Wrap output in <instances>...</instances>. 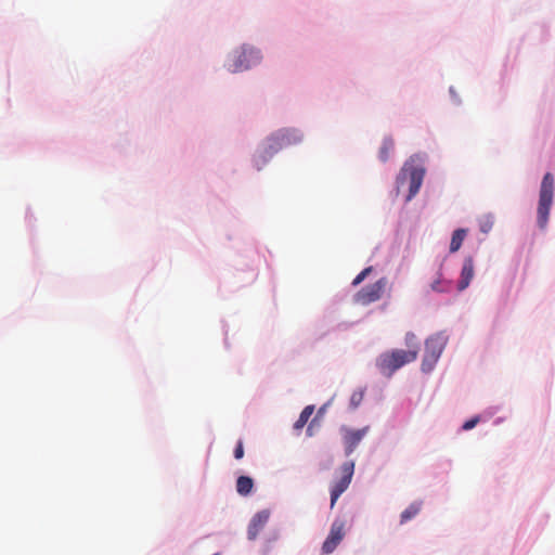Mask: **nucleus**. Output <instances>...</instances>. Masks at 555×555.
Listing matches in <instances>:
<instances>
[{"instance_id": "1", "label": "nucleus", "mask_w": 555, "mask_h": 555, "mask_svg": "<svg viewBox=\"0 0 555 555\" xmlns=\"http://www.w3.org/2000/svg\"><path fill=\"white\" fill-rule=\"evenodd\" d=\"M416 359V349H395L382 353L376 360V365L383 375L390 377L397 370L415 361Z\"/></svg>"}, {"instance_id": "2", "label": "nucleus", "mask_w": 555, "mask_h": 555, "mask_svg": "<svg viewBox=\"0 0 555 555\" xmlns=\"http://www.w3.org/2000/svg\"><path fill=\"white\" fill-rule=\"evenodd\" d=\"M301 133L296 129H283L274 133L269 139L270 143L268 149L256 159L257 169L260 170L261 167L268 162V159L272 157L273 154L279 150L293 144H297L301 141Z\"/></svg>"}, {"instance_id": "3", "label": "nucleus", "mask_w": 555, "mask_h": 555, "mask_svg": "<svg viewBox=\"0 0 555 555\" xmlns=\"http://www.w3.org/2000/svg\"><path fill=\"white\" fill-rule=\"evenodd\" d=\"M554 196V178L553 175L546 172L542 179L539 204L537 209V221L540 229L544 230L548 222L550 210L553 204Z\"/></svg>"}, {"instance_id": "4", "label": "nucleus", "mask_w": 555, "mask_h": 555, "mask_svg": "<svg viewBox=\"0 0 555 555\" xmlns=\"http://www.w3.org/2000/svg\"><path fill=\"white\" fill-rule=\"evenodd\" d=\"M446 345L447 337L441 333L435 334L426 339L425 353L422 362V370L424 372H429L433 370Z\"/></svg>"}, {"instance_id": "5", "label": "nucleus", "mask_w": 555, "mask_h": 555, "mask_svg": "<svg viewBox=\"0 0 555 555\" xmlns=\"http://www.w3.org/2000/svg\"><path fill=\"white\" fill-rule=\"evenodd\" d=\"M260 60V52L254 48H242L236 51L227 64V68L231 73H238L248 69L253 64Z\"/></svg>"}, {"instance_id": "6", "label": "nucleus", "mask_w": 555, "mask_h": 555, "mask_svg": "<svg viewBox=\"0 0 555 555\" xmlns=\"http://www.w3.org/2000/svg\"><path fill=\"white\" fill-rule=\"evenodd\" d=\"M409 177V195L406 201H411L420 191L425 176V169L421 166H414L411 163H405L401 170L399 180H403Z\"/></svg>"}, {"instance_id": "7", "label": "nucleus", "mask_w": 555, "mask_h": 555, "mask_svg": "<svg viewBox=\"0 0 555 555\" xmlns=\"http://www.w3.org/2000/svg\"><path fill=\"white\" fill-rule=\"evenodd\" d=\"M387 285L386 278H382L373 284H370L360 289L354 297L357 304L362 306L370 305L382 298Z\"/></svg>"}, {"instance_id": "8", "label": "nucleus", "mask_w": 555, "mask_h": 555, "mask_svg": "<svg viewBox=\"0 0 555 555\" xmlns=\"http://www.w3.org/2000/svg\"><path fill=\"white\" fill-rule=\"evenodd\" d=\"M345 537L344 524H338L335 520L330 529L328 534L324 539L321 545V553L324 555L333 553L336 547L340 544Z\"/></svg>"}, {"instance_id": "9", "label": "nucleus", "mask_w": 555, "mask_h": 555, "mask_svg": "<svg viewBox=\"0 0 555 555\" xmlns=\"http://www.w3.org/2000/svg\"><path fill=\"white\" fill-rule=\"evenodd\" d=\"M271 511L263 508L254 514L247 526V539L254 541L269 521Z\"/></svg>"}, {"instance_id": "10", "label": "nucleus", "mask_w": 555, "mask_h": 555, "mask_svg": "<svg viewBox=\"0 0 555 555\" xmlns=\"http://www.w3.org/2000/svg\"><path fill=\"white\" fill-rule=\"evenodd\" d=\"M475 275V263L472 257L464 259L463 267L461 270L460 280L457 283V291L463 292L466 289Z\"/></svg>"}, {"instance_id": "11", "label": "nucleus", "mask_w": 555, "mask_h": 555, "mask_svg": "<svg viewBox=\"0 0 555 555\" xmlns=\"http://www.w3.org/2000/svg\"><path fill=\"white\" fill-rule=\"evenodd\" d=\"M369 427H364L356 430H347L344 436V441L346 446V452L352 453L363 437L366 435Z\"/></svg>"}, {"instance_id": "12", "label": "nucleus", "mask_w": 555, "mask_h": 555, "mask_svg": "<svg viewBox=\"0 0 555 555\" xmlns=\"http://www.w3.org/2000/svg\"><path fill=\"white\" fill-rule=\"evenodd\" d=\"M429 288L435 293H449L452 289V282L443 279L442 273L438 271L436 278L429 284Z\"/></svg>"}, {"instance_id": "13", "label": "nucleus", "mask_w": 555, "mask_h": 555, "mask_svg": "<svg viewBox=\"0 0 555 555\" xmlns=\"http://www.w3.org/2000/svg\"><path fill=\"white\" fill-rule=\"evenodd\" d=\"M422 504V501H414L404 508L400 514V524H405L412 520L420 513Z\"/></svg>"}, {"instance_id": "14", "label": "nucleus", "mask_w": 555, "mask_h": 555, "mask_svg": "<svg viewBox=\"0 0 555 555\" xmlns=\"http://www.w3.org/2000/svg\"><path fill=\"white\" fill-rule=\"evenodd\" d=\"M280 537H281L280 529L270 530L267 533V535L264 538V542L261 546V551H260L261 555H269L274 546V543L280 539Z\"/></svg>"}, {"instance_id": "15", "label": "nucleus", "mask_w": 555, "mask_h": 555, "mask_svg": "<svg viewBox=\"0 0 555 555\" xmlns=\"http://www.w3.org/2000/svg\"><path fill=\"white\" fill-rule=\"evenodd\" d=\"M465 236H466V230H464V229H457L453 232L451 243H450V251L451 253H455L461 248Z\"/></svg>"}, {"instance_id": "16", "label": "nucleus", "mask_w": 555, "mask_h": 555, "mask_svg": "<svg viewBox=\"0 0 555 555\" xmlns=\"http://www.w3.org/2000/svg\"><path fill=\"white\" fill-rule=\"evenodd\" d=\"M354 465L352 462L345 463L341 467V477L337 486H348L351 482Z\"/></svg>"}, {"instance_id": "17", "label": "nucleus", "mask_w": 555, "mask_h": 555, "mask_svg": "<svg viewBox=\"0 0 555 555\" xmlns=\"http://www.w3.org/2000/svg\"><path fill=\"white\" fill-rule=\"evenodd\" d=\"M314 411L313 405H307L300 413L298 420L294 424V428L296 430L301 429L309 421L310 416L312 415Z\"/></svg>"}, {"instance_id": "18", "label": "nucleus", "mask_w": 555, "mask_h": 555, "mask_svg": "<svg viewBox=\"0 0 555 555\" xmlns=\"http://www.w3.org/2000/svg\"><path fill=\"white\" fill-rule=\"evenodd\" d=\"M392 149H393V141L391 139L384 140L383 144L379 149V153H378L379 159L382 162H387Z\"/></svg>"}, {"instance_id": "19", "label": "nucleus", "mask_w": 555, "mask_h": 555, "mask_svg": "<svg viewBox=\"0 0 555 555\" xmlns=\"http://www.w3.org/2000/svg\"><path fill=\"white\" fill-rule=\"evenodd\" d=\"M493 223H494V219L492 216L488 215V216H483L480 220H479V228H480V231L482 233H488L492 227H493Z\"/></svg>"}, {"instance_id": "20", "label": "nucleus", "mask_w": 555, "mask_h": 555, "mask_svg": "<svg viewBox=\"0 0 555 555\" xmlns=\"http://www.w3.org/2000/svg\"><path fill=\"white\" fill-rule=\"evenodd\" d=\"M348 488H330V503H331V508H333L336 504V502L338 501V499L343 495V493L347 490Z\"/></svg>"}, {"instance_id": "21", "label": "nucleus", "mask_w": 555, "mask_h": 555, "mask_svg": "<svg viewBox=\"0 0 555 555\" xmlns=\"http://www.w3.org/2000/svg\"><path fill=\"white\" fill-rule=\"evenodd\" d=\"M363 397H364V391L363 390H356L352 392L351 397H350V406L352 409H357L362 400H363Z\"/></svg>"}, {"instance_id": "22", "label": "nucleus", "mask_w": 555, "mask_h": 555, "mask_svg": "<svg viewBox=\"0 0 555 555\" xmlns=\"http://www.w3.org/2000/svg\"><path fill=\"white\" fill-rule=\"evenodd\" d=\"M405 344L410 349H416L418 351V345L416 341V336L414 333H406L405 335Z\"/></svg>"}, {"instance_id": "23", "label": "nucleus", "mask_w": 555, "mask_h": 555, "mask_svg": "<svg viewBox=\"0 0 555 555\" xmlns=\"http://www.w3.org/2000/svg\"><path fill=\"white\" fill-rule=\"evenodd\" d=\"M372 271V267H367L365 268L364 270H362L357 276L356 279L353 280L352 284L353 285H358L360 284L367 275L369 273Z\"/></svg>"}, {"instance_id": "24", "label": "nucleus", "mask_w": 555, "mask_h": 555, "mask_svg": "<svg viewBox=\"0 0 555 555\" xmlns=\"http://www.w3.org/2000/svg\"><path fill=\"white\" fill-rule=\"evenodd\" d=\"M237 493L243 498L251 496L256 493L257 488H235Z\"/></svg>"}, {"instance_id": "25", "label": "nucleus", "mask_w": 555, "mask_h": 555, "mask_svg": "<svg viewBox=\"0 0 555 555\" xmlns=\"http://www.w3.org/2000/svg\"><path fill=\"white\" fill-rule=\"evenodd\" d=\"M478 422H479V417H474L472 420L466 421L463 424L462 428L464 430H470V429H473L478 424Z\"/></svg>"}, {"instance_id": "26", "label": "nucleus", "mask_w": 555, "mask_h": 555, "mask_svg": "<svg viewBox=\"0 0 555 555\" xmlns=\"http://www.w3.org/2000/svg\"><path fill=\"white\" fill-rule=\"evenodd\" d=\"M244 456V447L242 440H240L234 450V457L241 460Z\"/></svg>"}, {"instance_id": "27", "label": "nucleus", "mask_w": 555, "mask_h": 555, "mask_svg": "<svg viewBox=\"0 0 555 555\" xmlns=\"http://www.w3.org/2000/svg\"><path fill=\"white\" fill-rule=\"evenodd\" d=\"M236 486H253V479L248 476H241L236 481Z\"/></svg>"}, {"instance_id": "28", "label": "nucleus", "mask_w": 555, "mask_h": 555, "mask_svg": "<svg viewBox=\"0 0 555 555\" xmlns=\"http://www.w3.org/2000/svg\"><path fill=\"white\" fill-rule=\"evenodd\" d=\"M307 431H308V434H309L310 436L312 435V423L309 425V427H308V430H307Z\"/></svg>"}]
</instances>
